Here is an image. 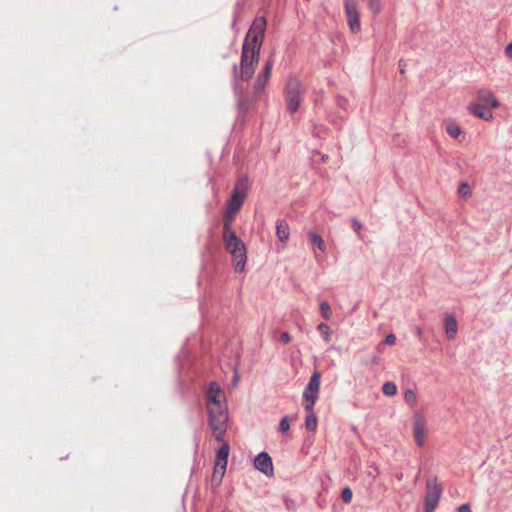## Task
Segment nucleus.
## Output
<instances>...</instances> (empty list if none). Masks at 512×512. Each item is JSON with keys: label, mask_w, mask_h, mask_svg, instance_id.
<instances>
[{"label": "nucleus", "mask_w": 512, "mask_h": 512, "mask_svg": "<svg viewBox=\"0 0 512 512\" xmlns=\"http://www.w3.org/2000/svg\"><path fill=\"white\" fill-rule=\"evenodd\" d=\"M344 9L350 30L353 33L360 31V12L357 0H344Z\"/></svg>", "instance_id": "9"}, {"label": "nucleus", "mask_w": 512, "mask_h": 512, "mask_svg": "<svg viewBox=\"0 0 512 512\" xmlns=\"http://www.w3.org/2000/svg\"><path fill=\"white\" fill-rule=\"evenodd\" d=\"M415 331H416V334L418 335V337H421V336H422V334H423V330H422V328H421V327L417 326V327L415 328Z\"/></svg>", "instance_id": "37"}, {"label": "nucleus", "mask_w": 512, "mask_h": 512, "mask_svg": "<svg viewBox=\"0 0 512 512\" xmlns=\"http://www.w3.org/2000/svg\"><path fill=\"white\" fill-rule=\"evenodd\" d=\"M443 487L437 478H430L426 482L424 512H434L442 496Z\"/></svg>", "instance_id": "6"}, {"label": "nucleus", "mask_w": 512, "mask_h": 512, "mask_svg": "<svg viewBox=\"0 0 512 512\" xmlns=\"http://www.w3.org/2000/svg\"><path fill=\"white\" fill-rule=\"evenodd\" d=\"M405 67H406V64L404 63L403 60H400L399 61V68H400V73L404 74L405 73Z\"/></svg>", "instance_id": "36"}, {"label": "nucleus", "mask_w": 512, "mask_h": 512, "mask_svg": "<svg viewBox=\"0 0 512 512\" xmlns=\"http://www.w3.org/2000/svg\"><path fill=\"white\" fill-rule=\"evenodd\" d=\"M446 132L453 138H457L462 130L460 128V126L455 123V122H449L447 125H446Z\"/></svg>", "instance_id": "20"}, {"label": "nucleus", "mask_w": 512, "mask_h": 512, "mask_svg": "<svg viewBox=\"0 0 512 512\" xmlns=\"http://www.w3.org/2000/svg\"><path fill=\"white\" fill-rule=\"evenodd\" d=\"M209 425L217 441L223 442L227 429L228 412L225 404V393L220 385L211 382L206 392Z\"/></svg>", "instance_id": "1"}, {"label": "nucleus", "mask_w": 512, "mask_h": 512, "mask_svg": "<svg viewBox=\"0 0 512 512\" xmlns=\"http://www.w3.org/2000/svg\"><path fill=\"white\" fill-rule=\"evenodd\" d=\"M238 380H239V376H238V374H235L234 375V383H237Z\"/></svg>", "instance_id": "39"}, {"label": "nucleus", "mask_w": 512, "mask_h": 512, "mask_svg": "<svg viewBox=\"0 0 512 512\" xmlns=\"http://www.w3.org/2000/svg\"><path fill=\"white\" fill-rule=\"evenodd\" d=\"M308 412V415L305 420V427L307 430L314 431L317 427V417L314 413L313 409L306 410Z\"/></svg>", "instance_id": "19"}, {"label": "nucleus", "mask_w": 512, "mask_h": 512, "mask_svg": "<svg viewBox=\"0 0 512 512\" xmlns=\"http://www.w3.org/2000/svg\"><path fill=\"white\" fill-rule=\"evenodd\" d=\"M237 214H238V211H234L229 208H226L224 222L232 223Z\"/></svg>", "instance_id": "28"}, {"label": "nucleus", "mask_w": 512, "mask_h": 512, "mask_svg": "<svg viewBox=\"0 0 512 512\" xmlns=\"http://www.w3.org/2000/svg\"><path fill=\"white\" fill-rule=\"evenodd\" d=\"M320 378L321 373L319 371H314L309 379L307 386L304 389L303 398L305 400V410L313 409L314 404L318 399L320 389Z\"/></svg>", "instance_id": "8"}, {"label": "nucleus", "mask_w": 512, "mask_h": 512, "mask_svg": "<svg viewBox=\"0 0 512 512\" xmlns=\"http://www.w3.org/2000/svg\"><path fill=\"white\" fill-rule=\"evenodd\" d=\"M249 188L250 181L248 176L245 175L240 177L237 180L231 193V196L227 201L226 208L239 212L247 197Z\"/></svg>", "instance_id": "4"}, {"label": "nucleus", "mask_w": 512, "mask_h": 512, "mask_svg": "<svg viewBox=\"0 0 512 512\" xmlns=\"http://www.w3.org/2000/svg\"><path fill=\"white\" fill-rule=\"evenodd\" d=\"M458 193L460 196L467 198L472 194V190L467 183H461L458 188Z\"/></svg>", "instance_id": "26"}, {"label": "nucleus", "mask_w": 512, "mask_h": 512, "mask_svg": "<svg viewBox=\"0 0 512 512\" xmlns=\"http://www.w3.org/2000/svg\"><path fill=\"white\" fill-rule=\"evenodd\" d=\"M290 429V423L288 417H283L279 423V430L282 433L288 432Z\"/></svg>", "instance_id": "30"}, {"label": "nucleus", "mask_w": 512, "mask_h": 512, "mask_svg": "<svg viewBox=\"0 0 512 512\" xmlns=\"http://www.w3.org/2000/svg\"><path fill=\"white\" fill-rule=\"evenodd\" d=\"M276 234L281 242H286L289 239L290 229L285 220H279L276 226Z\"/></svg>", "instance_id": "17"}, {"label": "nucleus", "mask_w": 512, "mask_h": 512, "mask_svg": "<svg viewBox=\"0 0 512 512\" xmlns=\"http://www.w3.org/2000/svg\"><path fill=\"white\" fill-rule=\"evenodd\" d=\"M505 54L512 59V42L505 47Z\"/></svg>", "instance_id": "35"}, {"label": "nucleus", "mask_w": 512, "mask_h": 512, "mask_svg": "<svg viewBox=\"0 0 512 512\" xmlns=\"http://www.w3.org/2000/svg\"><path fill=\"white\" fill-rule=\"evenodd\" d=\"M307 235H308L309 241L313 245H315L319 250L325 251L326 245H325V242H324L323 238L321 237V235H319L315 231H309Z\"/></svg>", "instance_id": "18"}, {"label": "nucleus", "mask_w": 512, "mask_h": 512, "mask_svg": "<svg viewBox=\"0 0 512 512\" xmlns=\"http://www.w3.org/2000/svg\"><path fill=\"white\" fill-rule=\"evenodd\" d=\"M317 330L321 333V335L326 343H329L331 341L330 327L327 324L320 323L317 326Z\"/></svg>", "instance_id": "21"}, {"label": "nucleus", "mask_w": 512, "mask_h": 512, "mask_svg": "<svg viewBox=\"0 0 512 512\" xmlns=\"http://www.w3.org/2000/svg\"><path fill=\"white\" fill-rule=\"evenodd\" d=\"M469 110L476 117L483 119L485 121H490L493 119L492 112L489 109H487L485 105L479 103H471L469 106Z\"/></svg>", "instance_id": "15"}, {"label": "nucleus", "mask_w": 512, "mask_h": 512, "mask_svg": "<svg viewBox=\"0 0 512 512\" xmlns=\"http://www.w3.org/2000/svg\"><path fill=\"white\" fill-rule=\"evenodd\" d=\"M427 431L428 428L425 417L421 413L416 412L413 416V436L419 447L424 445Z\"/></svg>", "instance_id": "10"}, {"label": "nucleus", "mask_w": 512, "mask_h": 512, "mask_svg": "<svg viewBox=\"0 0 512 512\" xmlns=\"http://www.w3.org/2000/svg\"><path fill=\"white\" fill-rule=\"evenodd\" d=\"M352 228L357 233H360V230L362 229V224L357 219H352Z\"/></svg>", "instance_id": "33"}, {"label": "nucleus", "mask_w": 512, "mask_h": 512, "mask_svg": "<svg viewBox=\"0 0 512 512\" xmlns=\"http://www.w3.org/2000/svg\"><path fill=\"white\" fill-rule=\"evenodd\" d=\"M229 234H236L235 231L232 229V223H223V232L222 236L223 239L228 238Z\"/></svg>", "instance_id": "29"}, {"label": "nucleus", "mask_w": 512, "mask_h": 512, "mask_svg": "<svg viewBox=\"0 0 512 512\" xmlns=\"http://www.w3.org/2000/svg\"><path fill=\"white\" fill-rule=\"evenodd\" d=\"M368 8L372 11L373 14H378L381 11V2L380 0H366Z\"/></svg>", "instance_id": "25"}, {"label": "nucleus", "mask_w": 512, "mask_h": 512, "mask_svg": "<svg viewBox=\"0 0 512 512\" xmlns=\"http://www.w3.org/2000/svg\"><path fill=\"white\" fill-rule=\"evenodd\" d=\"M230 446L227 442H223L222 446L216 452L215 465H214V477L219 476L221 480L225 474Z\"/></svg>", "instance_id": "11"}, {"label": "nucleus", "mask_w": 512, "mask_h": 512, "mask_svg": "<svg viewBox=\"0 0 512 512\" xmlns=\"http://www.w3.org/2000/svg\"><path fill=\"white\" fill-rule=\"evenodd\" d=\"M272 68L273 61L269 59L265 63L263 70L257 76L256 82L254 84L255 93H261L264 90L265 86L267 85L270 79Z\"/></svg>", "instance_id": "12"}, {"label": "nucleus", "mask_w": 512, "mask_h": 512, "mask_svg": "<svg viewBox=\"0 0 512 512\" xmlns=\"http://www.w3.org/2000/svg\"><path fill=\"white\" fill-rule=\"evenodd\" d=\"M260 57V48H254L248 45L247 43H243L242 53H241V61L240 68L238 69L237 65H234L233 72L234 78L236 80L248 81L254 75L256 66L258 64Z\"/></svg>", "instance_id": "2"}, {"label": "nucleus", "mask_w": 512, "mask_h": 512, "mask_svg": "<svg viewBox=\"0 0 512 512\" xmlns=\"http://www.w3.org/2000/svg\"><path fill=\"white\" fill-rule=\"evenodd\" d=\"M382 392L386 395V396H394L396 393H397V387L395 385L394 382H391V381H388V382H385L382 386Z\"/></svg>", "instance_id": "22"}, {"label": "nucleus", "mask_w": 512, "mask_h": 512, "mask_svg": "<svg viewBox=\"0 0 512 512\" xmlns=\"http://www.w3.org/2000/svg\"><path fill=\"white\" fill-rule=\"evenodd\" d=\"M255 468L264 473L267 476L273 474L272 459L266 452H261L257 455L254 460Z\"/></svg>", "instance_id": "13"}, {"label": "nucleus", "mask_w": 512, "mask_h": 512, "mask_svg": "<svg viewBox=\"0 0 512 512\" xmlns=\"http://www.w3.org/2000/svg\"><path fill=\"white\" fill-rule=\"evenodd\" d=\"M458 512H472V511H471L470 505L466 503V504H462L461 506H459Z\"/></svg>", "instance_id": "34"}, {"label": "nucleus", "mask_w": 512, "mask_h": 512, "mask_svg": "<svg viewBox=\"0 0 512 512\" xmlns=\"http://www.w3.org/2000/svg\"><path fill=\"white\" fill-rule=\"evenodd\" d=\"M477 98L480 102L488 105L490 108H498L500 106V102L495 97L494 93L489 89H479L477 91Z\"/></svg>", "instance_id": "14"}, {"label": "nucleus", "mask_w": 512, "mask_h": 512, "mask_svg": "<svg viewBox=\"0 0 512 512\" xmlns=\"http://www.w3.org/2000/svg\"><path fill=\"white\" fill-rule=\"evenodd\" d=\"M404 399H405L406 403L409 404L410 406L416 405L417 397L413 390H411V389L406 390L404 393Z\"/></svg>", "instance_id": "24"}, {"label": "nucleus", "mask_w": 512, "mask_h": 512, "mask_svg": "<svg viewBox=\"0 0 512 512\" xmlns=\"http://www.w3.org/2000/svg\"><path fill=\"white\" fill-rule=\"evenodd\" d=\"M280 340L284 343V344H288L291 342L292 338L290 336V334L288 332H282L281 335H280Z\"/></svg>", "instance_id": "32"}, {"label": "nucleus", "mask_w": 512, "mask_h": 512, "mask_svg": "<svg viewBox=\"0 0 512 512\" xmlns=\"http://www.w3.org/2000/svg\"><path fill=\"white\" fill-rule=\"evenodd\" d=\"M284 92L287 109L291 113H295L301 103L302 85L300 80L295 76L289 77Z\"/></svg>", "instance_id": "5"}, {"label": "nucleus", "mask_w": 512, "mask_h": 512, "mask_svg": "<svg viewBox=\"0 0 512 512\" xmlns=\"http://www.w3.org/2000/svg\"><path fill=\"white\" fill-rule=\"evenodd\" d=\"M226 250L231 254L235 272L241 273L245 269L247 255L244 242L237 234H229L223 239Z\"/></svg>", "instance_id": "3"}, {"label": "nucleus", "mask_w": 512, "mask_h": 512, "mask_svg": "<svg viewBox=\"0 0 512 512\" xmlns=\"http://www.w3.org/2000/svg\"><path fill=\"white\" fill-rule=\"evenodd\" d=\"M266 19L264 17H257L250 26L243 43H247L254 48H260L263 43L266 31Z\"/></svg>", "instance_id": "7"}, {"label": "nucleus", "mask_w": 512, "mask_h": 512, "mask_svg": "<svg viewBox=\"0 0 512 512\" xmlns=\"http://www.w3.org/2000/svg\"><path fill=\"white\" fill-rule=\"evenodd\" d=\"M384 342L387 345H394L396 342V336L393 333H390L385 337Z\"/></svg>", "instance_id": "31"}, {"label": "nucleus", "mask_w": 512, "mask_h": 512, "mask_svg": "<svg viewBox=\"0 0 512 512\" xmlns=\"http://www.w3.org/2000/svg\"><path fill=\"white\" fill-rule=\"evenodd\" d=\"M320 312L321 315L326 319L329 320L332 316V310L328 302L323 301L320 303Z\"/></svg>", "instance_id": "23"}, {"label": "nucleus", "mask_w": 512, "mask_h": 512, "mask_svg": "<svg viewBox=\"0 0 512 512\" xmlns=\"http://www.w3.org/2000/svg\"><path fill=\"white\" fill-rule=\"evenodd\" d=\"M444 327L447 337L449 339H454L458 332V324L456 318L453 315L447 314L445 316Z\"/></svg>", "instance_id": "16"}, {"label": "nucleus", "mask_w": 512, "mask_h": 512, "mask_svg": "<svg viewBox=\"0 0 512 512\" xmlns=\"http://www.w3.org/2000/svg\"><path fill=\"white\" fill-rule=\"evenodd\" d=\"M327 159H328V156H327V155H323V156H322V160H323V161H326Z\"/></svg>", "instance_id": "40"}, {"label": "nucleus", "mask_w": 512, "mask_h": 512, "mask_svg": "<svg viewBox=\"0 0 512 512\" xmlns=\"http://www.w3.org/2000/svg\"><path fill=\"white\" fill-rule=\"evenodd\" d=\"M372 362L377 364V363L379 362V358H378V357H374V358L372 359Z\"/></svg>", "instance_id": "38"}, {"label": "nucleus", "mask_w": 512, "mask_h": 512, "mask_svg": "<svg viewBox=\"0 0 512 512\" xmlns=\"http://www.w3.org/2000/svg\"><path fill=\"white\" fill-rule=\"evenodd\" d=\"M352 490L349 487H345L341 492V499L344 503H350L352 500Z\"/></svg>", "instance_id": "27"}]
</instances>
